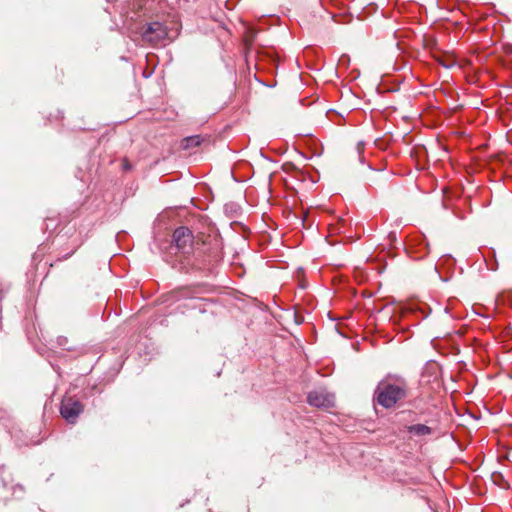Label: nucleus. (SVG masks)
<instances>
[{
	"label": "nucleus",
	"instance_id": "f257e3e1",
	"mask_svg": "<svg viewBox=\"0 0 512 512\" xmlns=\"http://www.w3.org/2000/svg\"><path fill=\"white\" fill-rule=\"evenodd\" d=\"M408 394V385L403 379L381 381L375 390L374 397L379 405L392 408Z\"/></svg>",
	"mask_w": 512,
	"mask_h": 512
},
{
	"label": "nucleus",
	"instance_id": "f03ea898",
	"mask_svg": "<svg viewBox=\"0 0 512 512\" xmlns=\"http://www.w3.org/2000/svg\"><path fill=\"white\" fill-rule=\"evenodd\" d=\"M82 403L74 397H65L60 406L61 416L70 424H74L83 412Z\"/></svg>",
	"mask_w": 512,
	"mask_h": 512
},
{
	"label": "nucleus",
	"instance_id": "7ed1b4c3",
	"mask_svg": "<svg viewBox=\"0 0 512 512\" xmlns=\"http://www.w3.org/2000/svg\"><path fill=\"white\" fill-rule=\"evenodd\" d=\"M167 37V29L160 22L149 23L143 28L142 31L143 40L153 45L162 43Z\"/></svg>",
	"mask_w": 512,
	"mask_h": 512
},
{
	"label": "nucleus",
	"instance_id": "20e7f679",
	"mask_svg": "<svg viewBox=\"0 0 512 512\" xmlns=\"http://www.w3.org/2000/svg\"><path fill=\"white\" fill-rule=\"evenodd\" d=\"M176 247L183 253H189L192 249L193 234L187 227H179L173 233Z\"/></svg>",
	"mask_w": 512,
	"mask_h": 512
},
{
	"label": "nucleus",
	"instance_id": "39448f33",
	"mask_svg": "<svg viewBox=\"0 0 512 512\" xmlns=\"http://www.w3.org/2000/svg\"><path fill=\"white\" fill-rule=\"evenodd\" d=\"M307 401L317 408H329L334 405V395L325 390H314L308 394Z\"/></svg>",
	"mask_w": 512,
	"mask_h": 512
},
{
	"label": "nucleus",
	"instance_id": "423d86ee",
	"mask_svg": "<svg viewBox=\"0 0 512 512\" xmlns=\"http://www.w3.org/2000/svg\"><path fill=\"white\" fill-rule=\"evenodd\" d=\"M410 434L416 436H426L432 433V429L424 424H414L407 427Z\"/></svg>",
	"mask_w": 512,
	"mask_h": 512
},
{
	"label": "nucleus",
	"instance_id": "0eeeda50",
	"mask_svg": "<svg viewBox=\"0 0 512 512\" xmlns=\"http://www.w3.org/2000/svg\"><path fill=\"white\" fill-rule=\"evenodd\" d=\"M200 142V136H191L185 138L182 143L184 148H191L198 146Z\"/></svg>",
	"mask_w": 512,
	"mask_h": 512
},
{
	"label": "nucleus",
	"instance_id": "6e6552de",
	"mask_svg": "<svg viewBox=\"0 0 512 512\" xmlns=\"http://www.w3.org/2000/svg\"><path fill=\"white\" fill-rule=\"evenodd\" d=\"M439 62L445 68H450V67H452L454 65V61L453 60H450L449 62L448 61H444V60H440Z\"/></svg>",
	"mask_w": 512,
	"mask_h": 512
}]
</instances>
